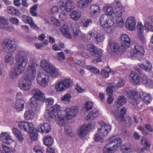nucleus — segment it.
<instances>
[{
  "instance_id": "obj_1",
  "label": "nucleus",
  "mask_w": 153,
  "mask_h": 153,
  "mask_svg": "<svg viewBox=\"0 0 153 153\" xmlns=\"http://www.w3.org/2000/svg\"><path fill=\"white\" fill-rule=\"evenodd\" d=\"M37 66V64L34 58H31L26 68L25 76L20 79L18 84L19 87L21 90L25 91L30 90L31 82L35 79L36 76Z\"/></svg>"
},
{
  "instance_id": "obj_2",
  "label": "nucleus",
  "mask_w": 153,
  "mask_h": 153,
  "mask_svg": "<svg viewBox=\"0 0 153 153\" xmlns=\"http://www.w3.org/2000/svg\"><path fill=\"white\" fill-rule=\"evenodd\" d=\"M15 58L16 66L9 72L10 76L13 79H17L22 73L27 65L28 61L26 55L23 51H18L15 54Z\"/></svg>"
},
{
  "instance_id": "obj_3",
  "label": "nucleus",
  "mask_w": 153,
  "mask_h": 153,
  "mask_svg": "<svg viewBox=\"0 0 153 153\" xmlns=\"http://www.w3.org/2000/svg\"><path fill=\"white\" fill-rule=\"evenodd\" d=\"M80 48L81 55L83 57L88 59L90 57L94 56L92 62L94 63L102 61V51L97 48L95 45L91 44L86 46L82 45Z\"/></svg>"
},
{
  "instance_id": "obj_4",
  "label": "nucleus",
  "mask_w": 153,
  "mask_h": 153,
  "mask_svg": "<svg viewBox=\"0 0 153 153\" xmlns=\"http://www.w3.org/2000/svg\"><path fill=\"white\" fill-rule=\"evenodd\" d=\"M61 107L57 104L54 105L51 107L50 110H48L46 112L50 118H55L57 124L60 126L65 125L67 123V120L64 115V111H60Z\"/></svg>"
},
{
  "instance_id": "obj_5",
  "label": "nucleus",
  "mask_w": 153,
  "mask_h": 153,
  "mask_svg": "<svg viewBox=\"0 0 153 153\" xmlns=\"http://www.w3.org/2000/svg\"><path fill=\"white\" fill-rule=\"evenodd\" d=\"M40 65L43 70L50 76L55 78L61 75L59 70L53 66L47 60H42L40 63Z\"/></svg>"
},
{
  "instance_id": "obj_6",
  "label": "nucleus",
  "mask_w": 153,
  "mask_h": 153,
  "mask_svg": "<svg viewBox=\"0 0 153 153\" xmlns=\"http://www.w3.org/2000/svg\"><path fill=\"white\" fill-rule=\"evenodd\" d=\"M99 123L100 125V128H98V131L95 134L94 140L96 142H102L104 137L107 136L108 133L111 130V126L101 121Z\"/></svg>"
},
{
  "instance_id": "obj_7",
  "label": "nucleus",
  "mask_w": 153,
  "mask_h": 153,
  "mask_svg": "<svg viewBox=\"0 0 153 153\" xmlns=\"http://www.w3.org/2000/svg\"><path fill=\"white\" fill-rule=\"evenodd\" d=\"M72 85V80L69 79H66L56 83L55 85V89L57 92H62Z\"/></svg>"
},
{
  "instance_id": "obj_8",
  "label": "nucleus",
  "mask_w": 153,
  "mask_h": 153,
  "mask_svg": "<svg viewBox=\"0 0 153 153\" xmlns=\"http://www.w3.org/2000/svg\"><path fill=\"white\" fill-rule=\"evenodd\" d=\"M2 45L5 51L8 53H13L16 49L15 42L10 39H4L2 42Z\"/></svg>"
},
{
  "instance_id": "obj_9",
  "label": "nucleus",
  "mask_w": 153,
  "mask_h": 153,
  "mask_svg": "<svg viewBox=\"0 0 153 153\" xmlns=\"http://www.w3.org/2000/svg\"><path fill=\"white\" fill-rule=\"evenodd\" d=\"M49 76L44 72L39 73L36 76L37 82L41 87L45 88L48 85Z\"/></svg>"
},
{
  "instance_id": "obj_10",
  "label": "nucleus",
  "mask_w": 153,
  "mask_h": 153,
  "mask_svg": "<svg viewBox=\"0 0 153 153\" xmlns=\"http://www.w3.org/2000/svg\"><path fill=\"white\" fill-rule=\"evenodd\" d=\"M78 108L75 106L66 108L65 109L66 114L65 118L67 122V120H70L74 118L78 113Z\"/></svg>"
},
{
  "instance_id": "obj_11",
  "label": "nucleus",
  "mask_w": 153,
  "mask_h": 153,
  "mask_svg": "<svg viewBox=\"0 0 153 153\" xmlns=\"http://www.w3.org/2000/svg\"><path fill=\"white\" fill-rule=\"evenodd\" d=\"M94 126L91 124H84L80 127L77 130V134L80 138L85 137L87 134V131L94 127Z\"/></svg>"
},
{
  "instance_id": "obj_12",
  "label": "nucleus",
  "mask_w": 153,
  "mask_h": 153,
  "mask_svg": "<svg viewBox=\"0 0 153 153\" xmlns=\"http://www.w3.org/2000/svg\"><path fill=\"white\" fill-rule=\"evenodd\" d=\"M18 127L22 130L26 132H29L30 130H32L34 125L33 123L25 120L19 121L17 122Z\"/></svg>"
},
{
  "instance_id": "obj_13",
  "label": "nucleus",
  "mask_w": 153,
  "mask_h": 153,
  "mask_svg": "<svg viewBox=\"0 0 153 153\" xmlns=\"http://www.w3.org/2000/svg\"><path fill=\"white\" fill-rule=\"evenodd\" d=\"M126 112V109L124 107H123L119 112V107L117 105L114 106V110L112 111V113L114 115L116 119L118 120L123 121L124 119V114Z\"/></svg>"
},
{
  "instance_id": "obj_14",
  "label": "nucleus",
  "mask_w": 153,
  "mask_h": 153,
  "mask_svg": "<svg viewBox=\"0 0 153 153\" xmlns=\"http://www.w3.org/2000/svg\"><path fill=\"white\" fill-rule=\"evenodd\" d=\"M71 29L73 30L74 36L75 38H83L84 36L83 33L80 30L78 24L76 22L71 23Z\"/></svg>"
},
{
  "instance_id": "obj_15",
  "label": "nucleus",
  "mask_w": 153,
  "mask_h": 153,
  "mask_svg": "<svg viewBox=\"0 0 153 153\" xmlns=\"http://www.w3.org/2000/svg\"><path fill=\"white\" fill-rule=\"evenodd\" d=\"M140 76L138 74L134 72H132L130 75V81L131 83L134 85L142 84V75Z\"/></svg>"
},
{
  "instance_id": "obj_16",
  "label": "nucleus",
  "mask_w": 153,
  "mask_h": 153,
  "mask_svg": "<svg viewBox=\"0 0 153 153\" xmlns=\"http://www.w3.org/2000/svg\"><path fill=\"white\" fill-rule=\"evenodd\" d=\"M125 25L127 28L131 31H134L135 29L136 21L134 18L132 16L128 17L125 22Z\"/></svg>"
},
{
  "instance_id": "obj_17",
  "label": "nucleus",
  "mask_w": 153,
  "mask_h": 153,
  "mask_svg": "<svg viewBox=\"0 0 153 153\" xmlns=\"http://www.w3.org/2000/svg\"><path fill=\"white\" fill-rule=\"evenodd\" d=\"M108 142L117 149L121 145L122 142L121 139L116 135L110 137Z\"/></svg>"
},
{
  "instance_id": "obj_18",
  "label": "nucleus",
  "mask_w": 153,
  "mask_h": 153,
  "mask_svg": "<svg viewBox=\"0 0 153 153\" xmlns=\"http://www.w3.org/2000/svg\"><path fill=\"white\" fill-rule=\"evenodd\" d=\"M133 51L134 57L140 58L144 54L145 51L143 47L139 45H137L134 46Z\"/></svg>"
},
{
  "instance_id": "obj_19",
  "label": "nucleus",
  "mask_w": 153,
  "mask_h": 153,
  "mask_svg": "<svg viewBox=\"0 0 153 153\" xmlns=\"http://www.w3.org/2000/svg\"><path fill=\"white\" fill-rule=\"evenodd\" d=\"M0 141L5 143L10 144L13 142V140L10 135L7 132L1 133L0 134Z\"/></svg>"
},
{
  "instance_id": "obj_20",
  "label": "nucleus",
  "mask_w": 153,
  "mask_h": 153,
  "mask_svg": "<svg viewBox=\"0 0 153 153\" xmlns=\"http://www.w3.org/2000/svg\"><path fill=\"white\" fill-rule=\"evenodd\" d=\"M138 32V37L141 41L145 40V38L143 34L144 27L141 22H138L137 26Z\"/></svg>"
},
{
  "instance_id": "obj_21",
  "label": "nucleus",
  "mask_w": 153,
  "mask_h": 153,
  "mask_svg": "<svg viewBox=\"0 0 153 153\" xmlns=\"http://www.w3.org/2000/svg\"><path fill=\"white\" fill-rule=\"evenodd\" d=\"M140 99L142 100L143 102L146 104H148L152 101V98L150 94L146 93L143 91L140 92L139 93Z\"/></svg>"
},
{
  "instance_id": "obj_22",
  "label": "nucleus",
  "mask_w": 153,
  "mask_h": 153,
  "mask_svg": "<svg viewBox=\"0 0 153 153\" xmlns=\"http://www.w3.org/2000/svg\"><path fill=\"white\" fill-rule=\"evenodd\" d=\"M120 39L122 42V47L124 48H127L130 45V40L128 36L126 34L121 35Z\"/></svg>"
},
{
  "instance_id": "obj_23",
  "label": "nucleus",
  "mask_w": 153,
  "mask_h": 153,
  "mask_svg": "<svg viewBox=\"0 0 153 153\" xmlns=\"http://www.w3.org/2000/svg\"><path fill=\"white\" fill-rule=\"evenodd\" d=\"M32 94L35 99L41 101L43 100L45 96L44 94L39 90L37 88H33L31 91Z\"/></svg>"
},
{
  "instance_id": "obj_24",
  "label": "nucleus",
  "mask_w": 153,
  "mask_h": 153,
  "mask_svg": "<svg viewBox=\"0 0 153 153\" xmlns=\"http://www.w3.org/2000/svg\"><path fill=\"white\" fill-rule=\"evenodd\" d=\"M141 83L145 85L147 87L150 88H153V80L151 79L148 78L145 75H142Z\"/></svg>"
},
{
  "instance_id": "obj_25",
  "label": "nucleus",
  "mask_w": 153,
  "mask_h": 153,
  "mask_svg": "<svg viewBox=\"0 0 153 153\" xmlns=\"http://www.w3.org/2000/svg\"><path fill=\"white\" fill-rule=\"evenodd\" d=\"M37 128L39 132L46 133L49 132L51 129L50 126L47 123L40 124L38 127Z\"/></svg>"
},
{
  "instance_id": "obj_26",
  "label": "nucleus",
  "mask_w": 153,
  "mask_h": 153,
  "mask_svg": "<svg viewBox=\"0 0 153 153\" xmlns=\"http://www.w3.org/2000/svg\"><path fill=\"white\" fill-rule=\"evenodd\" d=\"M100 114L99 110L97 109H94L86 116L85 119L86 120H94Z\"/></svg>"
},
{
  "instance_id": "obj_27",
  "label": "nucleus",
  "mask_w": 153,
  "mask_h": 153,
  "mask_svg": "<svg viewBox=\"0 0 153 153\" xmlns=\"http://www.w3.org/2000/svg\"><path fill=\"white\" fill-rule=\"evenodd\" d=\"M120 48V45L117 43L111 42H110L108 43V51L110 53L118 52Z\"/></svg>"
},
{
  "instance_id": "obj_28",
  "label": "nucleus",
  "mask_w": 153,
  "mask_h": 153,
  "mask_svg": "<svg viewBox=\"0 0 153 153\" xmlns=\"http://www.w3.org/2000/svg\"><path fill=\"white\" fill-rule=\"evenodd\" d=\"M100 6L96 4L91 5L89 8V13L92 16L100 13Z\"/></svg>"
},
{
  "instance_id": "obj_29",
  "label": "nucleus",
  "mask_w": 153,
  "mask_h": 153,
  "mask_svg": "<svg viewBox=\"0 0 153 153\" xmlns=\"http://www.w3.org/2000/svg\"><path fill=\"white\" fill-rule=\"evenodd\" d=\"M69 28L68 26L64 24L60 27V30L63 35L66 36V38L70 39L72 37V36L69 32Z\"/></svg>"
},
{
  "instance_id": "obj_30",
  "label": "nucleus",
  "mask_w": 153,
  "mask_h": 153,
  "mask_svg": "<svg viewBox=\"0 0 153 153\" xmlns=\"http://www.w3.org/2000/svg\"><path fill=\"white\" fill-rule=\"evenodd\" d=\"M115 147L108 142L106 144L103 148V153H114L116 150Z\"/></svg>"
},
{
  "instance_id": "obj_31",
  "label": "nucleus",
  "mask_w": 153,
  "mask_h": 153,
  "mask_svg": "<svg viewBox=\"0 0 153 153\" xmlns=\"http://www.w3.org/2000/svg\"><path fill=\"white\" fill-rule=\"evenodd\" d=\"M35 115V113L33 111L30 109L28 110L24 113V117L26 120H32L34 118Z\"/></svg>"
},
{
  "instance_id": "obj_32",
  "label": "nucleus",
  "mask_w": 153,
  "mask_h": 153,
  "mask_svg": "<svg viewBox=\"0 0 153 153\" xmlns=\"http://www.w3.org/2000/svg\"><path fill=\"white\" fill-rule=\"evenodd\" d=\"M25 103L24 100H16L14 105L15 109L18 111H22L24 108Z\"/></svg>"
},
{
  "instance_id": "obj_33",
  "label": "nucleus",
  "mask_w": 153,
  "mask_h": 153,
  "mask_svg": "<svg viewBox=\"0 0 153 153\" xmlns=\"http://www.w3.org/2000/svg\"><path fill=\"white\" fill-rule=\"evenodd\" d=\"M75 3L72 0H67L65 2V10L69 12L75 8Z\"/></svg>"
},
{
  "instance_id": "obj_34",
  "label": "nucleus",
  "mask_w": 153,
  "mask_h": 153,
  "mask_svg": "<svg viewBox=\"0 0 153 153\" xmlns=\"http://www.w3.org/2000/svg\"><path fill=\"white\" fill-rule=\"evenodd\" d=\"M70 16L71 18L74 21L79 20L81 16V12L79 10H75L70 13Z\"/></svg>"
},
{
  "instance_id": "obj_35",
  "label": "nucleus",
  "mask_w": 153,
  "mask_h": 153,
  "mask_svg": "<svg viewBox=\"0 0 153 153\" xmlns=\"http://www.w3.org/2000/svg\"><path fill=\"white\" fill-rule=\"evenodd\" d=\"M113 4L117 9L116 13H123L124 11V9L121 5L120 2L117 0H115L113 3Z\"/></svg>"
},
{
  "instance_id": "obj_36",
  "label": "nucleus",
  "mask_w": 153,
  "mask_h": 153,
  "mask_svg": "<svg viewBox=\"0 0 153 153\" xmlns=\"http://www.w3.org/2000/svg\"><path fill=\"white\" fill-rule=\"evenodd\" d=\"M91 0H79L77 3V6L80 9H83L85 8L89 3Z\"/></svg>"
},
{
  "instance_id": "obj_37",
  "label": "nucleus",
  "mask_w": 153,
  "mask_h": 153,
  "mask_svg": "<svg viewBox=\"0 0 153 153\" xmlns=\"http://www.w3.org/2000/svg\"><path fill=\"white\" fill-rule=\"evenodd\" d=\"M13 134L19 141H22L23 140L22 134L20 131L16 128H14L12 129Z\"/></svg>"
},
{
  "instance_id": "obj_38",
  "label": "nucleus",
  "mask_w": 153,
  "mask_h": 153,
  "mask_svg": "<svg viewBox=\"0 0 153 153\" xmlns=\"http://www.w3.org/2000/svg\"><path fill=\"white\" fill-rule=\"evenodd\" d=\"M7 10L8 13L12 15L18 16L21 14L19 10L11 6H8Z\"/></svg>"
},
{
  "instance_id": "obj_39",
  "label": "nucleus",
  "mask_w": 153,
  "mask_h": 153,
  "mask_svg": "<svg viewBox=\"0 0 153 153\" xmlns=\"http://www.w3.org/2000/svg\"><path fill=\"white\" fill-rule=\"evenodd\" d=\"M123 13H116V15L117 16L116 19V25L119 27H123L124 25V21L123 19L121 17Z\"/></svg>"
},
{
  "instance_id": "obj_40",
  "label": "nucleus",
  "mask_w": 153,
  "mask_h": 153,
  "mask_svg": "<svg viewBox=\"0 0 153 153\" xmlns=\"http://www.w3.org/2000/svg\"><path fill=\"white\" fill-rule=\"evenodd\" d=\"M114 73V72L108 67L102 70L101 72V76L104 77H107L109 76V74H113Z\"/></svg>"
},
{
  "instance_id": "obj_41",
  "label": "nucleus",
  "mask_w": 153,
  "mask_h": 153,
  "mask_svg": "<svg viewBox=\"0 0 153 153\" xmlns=\"http://www.w3.org/2000/svg\"><path fill=\"white\" fill-rule=\"evenodd\" d=\"M121 151L124 153H131L134 151V150L130 145L125 144L121 146Z\"/></svg>"
},
{
  "instance_id": "obj_42",
  "label": "nucleus",
  "mask_w": 153,
  "mask_h": 153,
  "mask_svg": "<svg viewBox=\"0 0 153 153\" xmlns=\"http://www.w3.org/2000/svg\"><path fill=\"white\" fill-rule=\"evenodd\" d=\"M145 62V65L140 64L139 65V66L141 68L144 69L146 71H150L152 69V64L147 60H146Z\"/></svg>"
},
{
  "instance_id": "obj_43",
  "label": "nucleus",
  "mask_w": 153,
  "mask_h": 153,
  "mask_svg": "<svg viewBox=\"0 0 153 153\" xmlns=\"http://www.w3.org/2000/svg\"><path fill=\"white\" fill-rule=\"evenodd\" d=\"M103 10L107 15H111L114 13V9L111 6L109 5H105L103 7Z\"/></svg>"
},
{
  "instance_id": "obj_44",
  "label": "nucleus",
  "mask_w": 153,
  "mask_h": 153,
  "mask_svg": "<svg viewBox=\"0 0 153 153\" xmlns=\"http://www.w3.org/2000/svg\"><path fill=\"white\" fill-rule=\"evenodd\" d=\"M54 101L53 99L52 98H45V96L43 100H41V101H42L43 102L45 103L47 106L46 108L47 111L49 108V107L51 105H52Z\"/></svg>"
},
{
  "instance_id": "obj_45",
  "label": "nucleus",
  "mask_w": 153,
  "mask_h": 153,
  "mask_svg": "<svg viewBox=\"0 0 153 153\" xmlns=\"http://www.w3.org/2000/svg\"><path fill=\"white\" fill-rule=\"evenodd\" d=\"M28 132H29L30 137L31 140H36L37 139V131L34 127Z\"/></svg>"
},
{
  "instance_id": "obj_46",
  "label": "nucleus",
  "mask_w": 153,
  "mask_h": 153,
  "mask_svg": "<svg viewBox=\"0 0 153 153\" xmlns=\"http://www.w3.org/2000/svg\"><path fill=\"white\" fill-rule=\"evenodd\" d=\"M109 17V16L106 14H103L100 16L99 19V22L100 26L102 27L105 25V23L107 19H108Z\"/></svg>"
},
{
  "instance_id": "obj_47",
  "label": "nucleus",
  "mask_w": 153,
  "mask_h": 153,
  "mask_svg": "<svg viewBox=\"0 0 153 153\" xmlns=\"http://www.w3.org/2000/svg\"><path fill=\"white\" fill-rule=\"evenodd\" d=\"M44 144L47 146H50L53 143V140L52 137L49 136L45 137L43 139Z\"/></svg>"
},
{
  "instance_id": "obj_48",
  "label": "nucleus",
  "mask_w": 153,
  "mask_h": 153,
  "mask_svg": "<svg viewBox=\"0 0 153 153\" xmlns=\"http://www.w3.org/2000/svg\"><path fill=\"white\" fill-rule=\"evenodd\" d=\"M8 20L4 17L0 16V28H6L8 26Z\"/></svg>"
},
{
  "instance_id": "obj_49",
  "label": "nucleus",
  "mask_w": 153,
  "mask_h": 153,
  "mask_svg": "<svg viewBox=\"0 0 153 153\" xmlns=\"http://www.w3.org/2000/svg\"><path fill=\"white\" fill-rule=\"evenodd\" d=\"M27 19V23H25L28 24L31 27L33 28L36 30H39V27L34 23L33 19L31 17L28 16Z\"/></svg>"
},
{
  "instance_id": "obj_50",
  "label": "nucleus",
  "mask_w": 153,
  "mask_h": 153,
  "mask_svg": "<svg viewBox=\"0 0 153 153\" xmlns=\"http://www.w3.org/2000/svg\"><path fill=\"white\" fill-rule=\"evenodd\" d=\"M127 96L132 99L136 98L139 99V94L136 91H130L126 94Z\"/></svg>"
},
{
  "instance_id": "obj_51",
  "label": "nucleus",
  "mask_w": 153,
  "mask_h": 153,
  "mask_svg": "<svg viewBox=\"0 0 153 153\" xmlns=\"http://www.w3.org/2000/svg\"><path fill=\"white\" fill-rule=\"evenodd\" d=\"M117 103L120 106H122L126 102V99L125 97L123 95L118 97L117 99Z\"/></svg>"
},
{
  "instance_id": "obj_52",
  "label": "nucleus",
  "mask_w": 153,
  "mask_h": 153,
  "mask_svg": "<svg viewBox=\"0 0 153 153\" xmlns=\"http://www.w3.org/2000/svg\"><path fill=\"white\" fill-rule=\"evenodd\" d=\"M66 11L65 10L61 11L59 15V20L63 22H65L67 17Z\"/></svg>"
},
{
  "instance_id": "obj_53",
  "label": "nucleus",
  "mask_w": 153,
  "mask_h": 153,
  "mask_svg": "<svg viewBox=\"0 0 153 153\" xmlns=\"http://www.w3.org/2000/svg\"><path fill=\"white\" fill-rule=\"evenodd\" d=\"M105 39L104 35L101 33H96L94 39L98 42H102Z\"/></svg>"
},
{
  "instance_id": "obj_54",
  "label": "nucleus",
  "mask_w": 153,
  "mask_h": 153,
  "mask_svg": "<svg viewBox=\"0 0 153 153\" xmlns=\"http://www.w3.org/2000/svg\"><path fill=\"white\" fill-rule=\"evenodd\" d=\"M37 100V99H35L33 97H32L31 98L30 102V105L31 108L34 109L38 106Z\"/></svg>"
},
{
  "instance_id": "obj_55",
  "label": "nucleus",
  "mask_w": 153,
  "mask_h": 153,
  "mask_svg": "<svg viewBox=\"0 0 153 153\" xmlns=\"http://www.w3.org/2000/svg\"><path fill=\"white\" fill-rule=\"evenodd\" d=\"M145 30L147 32L153 31V25L149 22H146L144 25Z\"/></svg>"
},
{
  "instance_id": "obj_56",
  "label": "nucleus",
  "mask_w": 153,
  "mask_h": 153,
  "mask_svg": "<svg viewBox=\"0 0 153 153\" xmlns=\"http://www.w3.org/2000/svg\"><path fill=\"white\" fill-rule=\"evenodd\" d=\"M59 12V9L57 6H53L50 9V13L51 15L58 14Z\"/></svg>"
},
{
  "instance_id": "obj_57",
  "label": "nucleus",
  "mask_w": 153,
  "mask_h": 153,
  "mask_svg": "<svg viewBox=\"0 0 153 153\" xmlns=\"http://www.w3.org/2000/svg\"><path fill=\"white\" fill-rule=\"evenodd\" d=\"M114 24V20L113 18L111 16H109L108 19H107V22L105 23L104 26L103 27H107L108 26L113 25Z\"/></svg>"
},
{
  "instance_id": "obj_58",
  "label": "nucleus",
  "mask_w": 153,
  "mask_h": 153,
  "mask_svg": "<svg viewBox=\"0 0 153 153\" xmlns=\"http://www.w3.org/2000/svg\"><path fill=\"white\" fill-rule=\"evenodd\" d=\"M2 151L4 153H9L11 151V148H10L5 144L3 143L2 144Z\"/></svg>"
},
{
  "instance_id": "obj_59",
  "label": "nucleus",
  "mask_w": 153,
  "mask_h": 153,
  "mask_svg": "<svg viewBox=\"0 0 153 153\" xmlns=\"http://www.w3.org/2000/svg\"><path fill=\"white\" fill-rule=\"evenodd\" d=\"M56 58L59 61H62L65 59V56L63 52L56 53Z\"/></svg>"
},
{
  "instance_id": "obj_60",
  "label": "nucleus",
  "mask_w": 153,
  "mask_h": 153,
  "mask_svg": "<svg viewBox=\"0 0 153 153\" xmlns=\"http://www.w3.org/2000/svg\"><path fill=\"white\" fill-rule=\"evenodd\" d=\"M14 60V57L10 54H7L6 55L5 57V62L7 63H9L12 62Z\"/></svg>"
},
{
  "instance_id": "obj_61",
  "label": "nucleus",
  "mask_w": 153,
  "mask_h": 153,
  "mask_svg": "<svg viewBox=\"0 0 153 153\" xmlns=\"http://www.w3.org/2000/svg\"><path fill=\"white\" fill-rule=\"evenodd\" d=\"M58 6L61 11L62 10H65V2L64 1L61 0L59 1L58 3Z\"/></svg>"
},
{
  "instance_id": "obj_62",
  "label": "nucleus",
  "mask_w": 153,
  "mask_h": 153,
  "mask_svg": "<svg viewBox=\"0 0 153 153\" xmlns=\"http://www.w3.org/2000/svg\"><path fill=\"white\" fill-rule=\"evenodd\" d=\"M51 20L54 24V25L58 27L60 25V23L59 20L54 17H52L51 18Z\"/></svg>"
},
{
  "instance_id": "obj_63",
  "label": "nucleus",
  "mask_w": 153,
  "mask_h": 153,
  "mask_svg": "<svg viewBox=\"0 0 153 153\" xmlns=\"http://www.w3.org/2000/svg\"><path fill=\"white\" fill-rule=\"evenodd\" d=\"M71 98V95L67 93L65 94L62 97L61 100L62 101L69 102L70 101Z\"/></svg>"
},
{
  "instance_id": "obj_64",
  "label": "nucleus",
  "mask_w": 153,
  "mask_h": 153,
  "mask_svg": "<svg viewBox=\"0 0 153 153\" xmlns=\"http://www.w3.org/2000/svg\"><path fill=\"white\" fill-rule=\"evenodd\" d=\"M64 128L66 134L70 137H72L73 136L72 131L70 128L65 127Z\"/></svg>"
}]
</instances>
